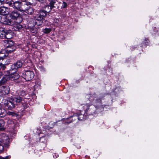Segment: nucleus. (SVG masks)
Listing matches in <instances>:
<instances>
[{
    "label": "nucleus",
    "instance_id": "nucleus-1",
    "mask_svg": "<svg viewBox=\"0 0 159 159\" xmlns=\"http://www.w3.org/2000/svg\"><path fill=\"white\" fill-rule=\"evenodd\" d=\"M104 96H102L101 94L97 96L96 94L91 96L89 99L92 102V104L87 105L85 111V114L88 115L94 114L97 110L102 106L101 101Z\"/></svg>",
    "mask_w": 159,
    "mask_h": 159
},
{
    "label": "nucleus",
    "instance_id": "nucleus-2",
    "mask_svg": "<svg viewBox=\"0 0 159 159\" xmlns=\"http://www.w3.org/2000/svg\"><path fill=\"white\" fill-rule=\"evenodd\" d=\"M24 100L22 98L18 96L16 97L8 98L7 100H3L2 105L6 109L10 110L13 109L18 103H23Z\"/></svg>",
    "mask_w": 159,
    "mask_h": 159
},
{
    "label": "nucleus",
    "instance_id": "nucleus-3",
    "mask_svg": "<svg viewBox=\"0 0 159 159\" xmlns=\"http://www.w3.org/2000/svg\"><path fill=\"white\" fill-rule=\"evenodd\" d=\"M0 3L8 4L9 6L19 10H21L20 8L24 6V5L22 6L21 3L20 2L14 1L11 0H0Z\"/></svg>",
    "mask_w": 159,
    "mask_h": 159
},
{
    "label": "nucleus",
    "instance_id": "nucleus-4",
    "mask_svg": "<svg viewBox=\"0 0 159 159\" xmlns=\"http://www.w3.org/2000/svg\"><path fill=\"white\" fill-rule=\"evenodd\" d=\"M9 142L8 136L4 133L0 134V153L3 150V145L6 147H8Z\"/></svg>",
    "mask_w": 159,
    "mask_h": 159
},
{
    "label": "nucleus",
    "instance_id": "nucleus-5",
    "mask_svg": "<svg viewBox=\"0 0 159 159\" xmlns=\"http://www.w3.org/2000/svg\"><path fill=\"white\" fill-rule=\"evenodd\" d=\"M0 21L1 23L5 25H11L13 24V21L9 14L6 16H0Z\"/></svg>",
    "mask_w": 159,
    "mask_h": 159
},
{
    "label": "nucleus",
    "instance_id": "nucleus-6",
    "mask_svg": "<svg viewBox=\"0 0 159 159\" xmlns=\"http://www.w3.org/2000/svg\"><path fill=\"white\" fill-rule=\"evenodd\" d=\"M22 77L26 81L31 80L34 76V74L33 71L27 70L23 72Z\"/></svg>",
    "mask_w": 159,
    "mask_h": 159
},
{
    "label": "nucleus",
    "instance_id": "nucleus-7",
    "mask_svg": "<svg viewBox=\"0 0 159 159\" xmlns=\"http://www.w3.org/2000/svg\"><path fill=\"white\" fill-rule=\"evenodd\" d=\"M13 20H17V23H20L22 21L21 15L18 11H15L9 14Z\"/></svg>",
    "mask_w": 159,
    "mask_h": 159
},
{
    "label": "nucleus",
    "instance_id": "nucleus-8",
    "mask_svg": "<svg viewBox=\"0 0 159 159\" xmlns=\"http://www.w3.org/2000/svg\"><path fill=\"white\" fill-rule=\"evenodd\" d=\"M12 70H7L4 73L5 76L0 80V85L4 84L8 80H9V77Z\"/></svg>",
    "mask_w": 159,
    "mask_h": 159
},
{
    "label": "nucleus",
    "instance_id": "nucleus-9",
    "mask_svg": "<svg viewBox=\"0 0 159 159\" xmlns=\"http://www.w3.org/2000/svg\"><path fill=\"white\" fill-rule=\"evenodd\" d=\"M23 62V60H18L11 66V71L13 70L16 71L18 68H20L22 66Z\"/></svg>",
    "mask_w": 159,
    "mask_h": 159
},
{
    "label": "nucleus",
    "instance_id": "nucleus-10",
    "mask_svg": "<svg viewBox=\"0 0 159 159\" xmlns=\"http://www.w3.org/2000/svg\"><path fill=\"white\" fill-rule=\"evenodd\" d=\"M4 46L6 48H10L11 47H14V42L10 40H5L3 43Z\"/></svg>",
    "mask_w": 159,
    "mask_h": 159
},
{
    "label": "nucleus",
    "instance_id": "nucleus-11",
    "mask_svg": "<svg viewBox=\"0 0 159 159\" xmlns=\"http://www.w3.org/2000/svg\"><path fill=\"white\" fill-rule=\"evenodd\" d=\"M10 88L8 86H2L0 87V92L5 95L9 93Z\"/></svg>",
    "mask_w": 159,
    "mask_h": 159
},
{
    "label": "nucleus",
    "instance_id": "nucleus-12",
    "mask_svg": "<svg viewBox=\"0 0 159 159\" xmlns=\"http://www.w3.org/2000/svg\"><path fill=\"white\" fill-rule=\"evenodd\" d=\"M34 18L37 22H39V23L37 22V25H40L42 24L43 23L42 20L43 18L41 16H40L39 13L35 15V16H34Z\"/></svg>",
    "mask_w": 159,
    "mask_h": 159
},
{
    "label": "nucleus",
    "instance_id": "nucleus-13",
    "mask_svg": "<svg viewBox=\"0 0 159 159\" xmlns=\"http://www.w3.org/2000/svg\"><path fill=\"white\" fill-rule=\"evenodd\" d=\"M8 34L4 31V29L0 27V37L2 38L9 39V38L7 35Z\"/></svg>",
    "mask_w": 159,
    "mask_h": 159
},
{
    "label": "nucleus",
    "instance_id": "nucleus-14",
    "mask_svg": "<svg viewBox=\"0 0 159 159\" xmlns=\"http://www.w3.org/2000/svg\"><path fill=\"white\" fill-rule=\"evenodd\" d=\"M7 120V124L8 126L12 129H14L15 127V120H13L10 118H8Z\"/></svg>",
    "mask_w": 159,
    "mask_h": 159
},
{
    "label": "nucleus",
    "instance_id": "nucleus-15",
    "mask_svg": "<svg viewBox=\"0 0 159 159\" xmlns=\"http://www.w3.org/2000/svg\"><path fill=\"white\" fill-rule=\"evenodd\" d=\"M14 71L13 72H11V75H10V77H9V80H14L19 78V75L16 72V71Z\"/></svg>",
    "mask_w": 159,
    "mask_h": 159
},
{
    "label": "nucleus",
    "instance_id": "nucleus-16",
    "mask_svg": "<svg viewBox=\"0 0 159 159\" xmlns=\"http://www.w3.org/2000/svg\"><path fill=\"white\" fill-rule=\"evenodd\" d=\"M6 57L5 55L4 54L0 53V60H3ZM2 68V70H4L5 68V66L2 63H0V69ZM2 76V75L1 73H0V78H1V77Z\"/></svg>",
    "mask_w": 159,
    "mask_h": 159
},
{
    "label": "nucleus",
    "instance_id": "nucleus-17",
    "mask_svg": "<svg viewBox=\"0 0 159 159\" xmlns=\"http://www.w3.org/2000/svg\"><path fill=\"white\" fill-rule=\"evenodd\" d=\"M28 24L29 25V26L32 27H34L35 25H37V22L34 19L31 18L28 20Z\"/></svg>",
    "mask_w": 159,
    "mask_h": 159
},
{
    "label": "nucleus",
    "instance_id": "nucleus-18",
    "mask_svg": "<svg viewBox=\"0 0 159 159\" xmlns=\"http://www.w3.org/2000/svg\"><path fill=\"white\" fill-rule=\"evenodd\" d=\"M23 10L25 12L30 15H32L34 13V9L30 7H29L26 9Z\"/></svg>",
    "mask_w": 159,
    "mask_h": 159
},
{
    "label": "nucleus",
    "instance_id": "nucleus-19",
    "mask_svg": "<svg viewBox=\"0 0 159 159\" xmlns=\"http://www.w3.org/2000/svg\"><path fill=\"white\" fill-rule=\"evenodd\" d=\"M77 116H76V117L80 120H84L85 119L84 117V116L82 115L80 112H78L77 114Z\"/></svg>",
    "mask_w": 159,
    "mask_h": 159
},
{
    "label": "nucleus",
    "instance_id": "nucleus-20",
    "mask_svg": "<svg viewBox=\"0 0 159 159\" xmlns=\"http://www.w3.org/2000/svg\"><path fill=\"white\" fill-rule=\"evenodd\" d=\"M42 131H41L40 129H38L37 131V133L38 134L40 138H43V137L45 136V134L44 133H41Z\"/></svg>",
    "mask_w": 159,
    "mask_h": 159
},
{
    "label": "nucleus",
    "instance_id": "nucleus-21",
    "mask_svg": "<svg viewBox=\"0 0 159 159\" xmlns=\"http://www.w3.org/2000/svg\"><path fill=\"white\" fill-rule=\"evenodd\" d=\"M5 125V122L2 120H0V131L4 130L5 129L3 126Z\"/></svg>",
    "mask_w": 159,
    "mask_h": 159
},
{
    "label": "nucleus",
    "instance_id": "nucleus-22",
    "mask_svg": "<svg viewBox=\"0 0 159 159\" xmlns=\"http://www.w3.org/2000/svg\"><path fill=\"white\" fill-rule=\"evenodd\" d=\"M48 12L49 11L47 12L43 10L40 11L39 14H40V16H41L43 17L44 18L46 16L47 13H48Z\"/></svg>",
    "mask_w": 159,
    "mask_h": 159
},
{
    "label": "nucleus",
    "instance_id": "nucleus-23",
    "mask_svg": "<svg viewBox=\"0 0 159 159\" xmlns=\"http://www.w3.org/2000/svg\"><path fill=\"white\" fill-rule=\"evenodd\" d=\"M57 1V0H50V9L56 7L54 5Z\"/></svg>",
    "mask_w": 159,
    "mask_h": 159
},
{
    "label": "nucleus",
    "instance_id": "nucleus-24",
    "mask_svg": "<svg viewBox=\"0 0 159 159\" xmlns=\"http://www.w3.org/2000/svg\"><path fill=\"white\" fill-rule=\"evenodd\" d=\"M6 8L5 7L0 8V14H6Z\"/></svg>",
    "mask_w": 159,
    "mask_h": 159
},
{
    "label": "nucleus",
    "instance_id": "nucleus-25",
    "mask_svg": "<svg viewBox=\"0 0 159 159\" xmlns=\"http://www.w3.org/2000/svg\"><path fill=\"white\" fill-rule=\"evenodd\" d=\"M15 49V47H11L10 48H8L7 49V51L9 52L10 53L12 52L13 51H14Z\"/></svg>",
    "mask_w": 159,
    "mask_h": 159
},
{
    "label": "nucleus",
    "instance_id": "nucleus-26",
    "mask_svg": "<svg viewBox=\"0 0 159 159\" xmlns=\"http://www.w3.org/2000/svg\"><path fill=\"white\" fill-rule=\"evenodd\" d=\"M15 27L16 28V29H15V30H20L21 28H22V26L21 25L19 24L16 25Z\"/></svg>",
    "mask_w": 159,
    "mask_h": 159
},
{
    "label": "nucleus",
    "instance_id": "nucleus-27",
    "mask_svg": "<svg viewBox=\"0 0 159 159\" xmlns=\"http://www.w3.org/2000/svg\"><path fill=\"white\" fill-rule=\"evenodd\" d=\"M67 6V4L65 2H63L62 7H61L62 8H66V7Z\"/></svg>",
    "mask_w": 159,
    "mask_h": 159
},
{
    "label": "nucleus",
    "instance_id": "nucleus-28",
    "mask_svg": "<svg viewBox=\"0 0 159 159\" xmlns=\"http://www.w3.org/2000/svg\"><path fill=\"white\" fill-rule=\"evenodd\" d=\"M4 110L0 108V117H2L3 116V114L4 112Z\"/></svg>",
    "mask_w": 159,
    "mask_h": 159
},
{
    "label": "nucleus",
    "instance_id": "nucleus-29",
    "mask_svg": "<svg viewBox=\"0 0 159 159\" xmlns=\"http://www.w3.org/2000/svg\"><path fill=\"white\" fill-rule=\"evenodd\" d=\"M22 105L24 107V109H25V108H27L28 107V105L25 102V101L23 102V103H22Z\"/></svg>",
    "mask_w": 159,
    "mask_h": 159
},
{
    "label": "nucleus",
    "instance_id": "nucleus-30",
    "mask_svg": "<svg viewBox=\"0 0 159 159\" xmlns=\"http://www.w3.org/2000/svg\"><path fill=\"white\" fill-rule=\"evenodd\" d=\"M121 89L120 87H116L114 90V92L117 93V92H119L120 91V90Z\"/></svg>",
    "mask_w": 159,
    "mask_h": 159
},
{
    "label": "nucleus",
    "instance_id": "nucleus-31",
    "mask_svg": "<svg viewBox=\"0 0 159 159\" xmlns=\"http://www.w3.org/2000/svg\"><path fill=\"white\" fill-rule=\"evenodd\" d=\"M149 42L148 39H145L144 42L143 43V44H144L145 45H147L148 43Z\"/></svg>",
    "mask_w": 159,
    "mask_h": 159
},
{
    "label": "nucleus",
    "instance_id": "nucleus-32",
    "mask_svg": "<svg viewBox=\"0 0 159 159\" xmlns=\"http://www.w3.org/2000/svg\"><path fill=\"white\" fill-rule=\"evenodd\" d=\"M7 114L9 115H11L12 116H14L15 114L14 113L11 111H8L7 112Z\"/></svg>",
    "mask_w": 159,
    "mask_h": 159
},
{
    "label": "nucleus",
    "instance_id": "nucleus-33",
    "mask_svg": "<svg viewBox=\"0 0 159 159\" xmlns=\"http://www.w3.org/2000/svg\"><path fill=\"white\" fill-rule=\"evenodd\" d=\"M39 69L42 71H45V68L42 66H39Z\"/></svg>",
    "mask_w": 159,
    "mask_h": 159
},
{
    "label": "nucleus",
    "instance_id": "nucleus-34",
    "mask_svg": "<svg viewBox=\"0 0 159 159\" xmlns=\"http://www.w3.org/2000/svg\"><path fill=\"white\" fill-rule=\"evenodd\" d=\"M50 32V29L46 28L44 30V32L46 33H49Z\"/></svg>",
    "mask_w": 159,
    "mask_h": 159
},
{
    "label": "nucleus",
    "instance_id": "nucleus-35",
    "mask_svg": "<svg viewBox=\"0 0 159 159\" xmlns=\"http://www.w3.org/2000/svg\"><path fill=\"white\" fill-rule=\"evenodd\" d=\"M53 156L54 158H57L58 157V155L56 153H54L53 154Z\"/></svg>",
    "mask_w": 159,
    "mask_h": 159
},
{
    "label": "nucleus",
    "instance_id": "nucleus-36",
    "mask_svg": "<svg viewBox=\"0 0 159 159\" xmlns=\"http://www.w3.org/2000/svg\"><path fill=\"white\" fill-rule=\"evenodd\" d=\"M9 157L8 156H7L5 157H2L0 156V159H9Z\"/></svg>",
    "mask_w": 159,
    "mask_h": 159
},
{
    "label": "nucleus",
    "instance_id": "nucleus-37",
    "mask_svg": "<svg viewBox=\"0 0 159 159\" xmlns=\"http://www.w3.org/2000/svg\"><path fill=\"white\" fill-rule=\"evenodd\" d=\"M25 93L24 91H22L21 92V93L20 94V95L22 96H24L25 95Z\"/></svg>",
    "mask_w": 159,
    "mask_h": 159
},
{
    "label": "nucleus",
    "instance_id": "nucleus-38",
    "mask_svg": "<svg viewBox=\"0 0 159 159\" xmlns=\"http://www.w3.org/2000/svg\"><path fill=\"white\" fill-rule=\"evenodd\" d=\"M40 84H35L34 86V87L35 89H36L37 88H39V87H40Z\"/></svg>",
    "mask_w": 159,
    "mask_h": 159
},
{
    "label": "nucleus",
    "instance_id": "nucleus-39",
    "mask_svg": "<svg viewBox=\"0 0 159 159\" xmlns=\"http://www.w3.org/2000/svg\"><path fill=\"white\" fill-rule=\"evenodd\" d=\"M58 21H59L58 20H57V19H56V21L55 22H56V23H58Z\"/></svg>",
    "mask_w": 159,
    "mask_h": 159
},
{
    "label": "nucleus",
    "instance_id": "nucleus-40",
    "mask_svg": "<svg viewBox=\"0 0 159 159\" xmlns=\"http://www.w3.org/2000/svg\"><path fill=\"white\" fill-rule=\"evenodd\" d=\"M38 1H39V2H41L42 1H43L44 0H38Z\"/></svg>",
    "mask_w": 159,
    "mask_h": 159
},
{
    "label": "nucleus",
    "instance_id": "nucleus-41",
    "mask_svg": "<svg viewBox=\"0 0 159 159\" xmlns=\"http://www.w3.org/2000/svg\"><path fill=\"white\" fill-rule=\"evenodd\" d=\"M70 122H67V123L68 124H69V123H70Z\"/></svg>",
    "mask_w": 159,
    "mask_h": 159
},
{
    "label": "nucleus",
    "instance_id": "nucleus-42",
    "mask_svg": "<svg viewBox=\"0 0 159 159\" xmlns=\"http://www.w3.org/2000/svg\"><path fill=\"white\" fill-rule=\"evenodd\" d=\"M71 118H72V117H70L69 118H70V119H71Z\"/></svg>",
    "mask_w": 159,
    "mask_h": 159
}]
</instances>
